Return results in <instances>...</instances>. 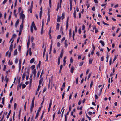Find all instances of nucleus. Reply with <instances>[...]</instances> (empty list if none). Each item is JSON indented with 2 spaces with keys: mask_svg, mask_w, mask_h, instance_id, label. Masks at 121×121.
<instances>
[{
  "mask_svg": "<svg viewBox=\"0 0 121 121\" xmlns=\"http://www.w3.org/2000/svg\"><path fill=\"white\" fill-rule=\"evenodd\" d=\"M61 2H62V0H60V5H59L60 8L61 7Z\"/></svg>",
  "mask_w": 121,
  "mask_h": 121,
  "instance_id": "3c124183",
  "label": "nucleus"
},
{
  "mask_svg": "<svg viewBox=\"0 0 121 121\" xmlns=\"http://www.w3.org/2000/svg\"><path fill=\"white\" fill-rule=\"evenodd\" d=\"M100 43L103 46H104V42L102 40L100 41Z\"/></svg>",
  "mask_w": 121,
  "mask_h": 121,
  "instance_id": "f3484780",
  "label": "nucleus"
},
{
  "mask_svg": "<svg viewBox=\"0 0 121 121\" xmlns=\"http://www.w3.org/2000/svg\"><path fill=\"white\" fill-rule=\"evenodd\" d=\"M44 113V111L43 112L42 114L41 115V119L43 117V114Z\"/></svg>",
  "mask_w": 121,
  "mask_h": 121,
  "instance_id": "5fc2aeb1",
  "label": "nucleus"
},
{
  "mask_svg": "<svg viewBox=\"0 0 121 121\" xmlns=\"http://www.w3.org/2000/svg\"><path fill=\"white\" fill-rule=\"evenodd\" d=\"M30 43V38L29 37V39H28V42L27 43V48H28L29 47V44Z\"/></svg>",
  "mask_w": 121,
  "mask_h": 121,
  "instance_id": "9b49d317",
  "label": "nucleus"
},
{
  "mask_svg": "<svg viewBox=\"0 0 121 121\" xmlns=\"http://www.w3.org/2000/svg\"><path fill=\"white\" fill-rule=\"evenodd\" d=\"M4 100H5V97H3L2 98V104L3 105H4Z\"/></svg>",
  "mask_w": 121,
  "mask_h": 121,
  "instance_id": "a878e982",
  "label": "nucleus"
},
{
  "mask_svg": "<svg viewBox=\"0 0 121 121\" xmlns=\"http://www.w3.org/2000/svg\"><path fill=\"white\" fill-rule=\"evenodd\" d=\"M27 75H28V72H25L23 74L22 77L23 80L24 79L25 76H26Z\"/></svg>",
  "mask_w": 121,
  "mask_h": 121,
  "instance_id": "20e7f679",
  "label": "nucleus"
},
{
  "mask_svg": "<svg viewBox=\"0 0 121 121\" xmlns=\"http://www.w3.org/2000/svg\"><path fill=\"white\" fill-rule=\"evenodd\" d=\"M68 41L67 40H65V48L67 47V43H68Z\"/></svg>",
  "mask_w": 121,
  "mask_h": 121,
  "instance_id": "f8f14e48",
  "label": "nucleus"
},
{
  "mask_svg": "<svg viewBox=\"0 0 121 121\" xmlns=\"http://www.w3.org/2000/svg\"><path fill=\"white\" fill-rule=\"evenodd\" d=\"M32 7H30L28 9V11H29L30 10V13H32Z\"/></svg>",
  "mask_w": 121,
  "mask_h": 121,
  "instance_id": "a211bd4d",
  "label": "nucleus"
},
{
  "mask_svg": "<svg viewBox=\"0 0 121 121\" xmlns=\"http://www.w3.org/2000/svg\"><path fill=\"white\" fill-rule=\"evenodd\" d=\"M35 67V65H33L31 67V68L32 69H33Z\"/></svg>",
  "mask_w": 121,
  "mask_h": 121,
  "instance_id": "864d4df0",
  "label": "nucleus"
},
{
  "mask_svg": "<svg viewBox=\"0 0 121 121\" xmlns=\"http://www.w3.org/2000/svg\"><path fill=\"white\" fill-rule=\"evenodd\" d=\"M19 22V20L18 19L16 21L15 24V26L16 27H17L18 24Z\"/></svg>",
  "mask_w": 121,
  "mask_h": 121,
  "instance_id": "9d476101",
  "label": "nucleus"
},
{
  "mask_svg": "<svg viewBox=\"0 0 121 121\" xmlns=\"http://www.w3.org/2000/svg\"><path fill=\"white\" fill-rule=\"evenodd\" d=\"M69 35L70 37V38L71 36V29H70L69 30Z\"/></svg>",
  "mask_w": 121,
  "mask_h": 121,
  "instance_id": "c85d7f7f",
  "label": "nucleus"
},
{
  "mask_svg": "<svg viewBox=\"0 0 121 121\" xmlns=\"http://www.w3.org/2000/svg\"><path fill=\"white\" fill-rule=\"evenodd\" d=\"M22 9V8L21 7H20L18 8V12H20Z\"/></svg>",
  "mask_w": 121,
  "mask_h": 121,
  "instance_id": "680f3d73",
  "label": "nucleus"
},
{
  "mask_svg": "<svg viewBox=\"0 0 121 121\" xmlns=\"http://www.w3.org/2000/svg\"><path fill=\"white\" fill-rule=\"evenodd\" d=\"M42 107H41L39 108V109L37 112H38V113H39V112H40V111Z\"/></svg>",
  "mask_w": 121,
  "mask_h": 121,
  "instance_id": "2f4dec72",
  "label": "nucleus"
},
{
  "mask_svg": "<svg viewBox=\"0 0 121 121\" xmlns=\"http://www.w3.org/2000/svg\"><path fill=\"white\" fill-rule=\"evenodd\" d=\"M43 79L42 78H41L40 79V80L39 82V85H40L42 83V82H43Z\"/></svg>",
  "mask_w": 121,
  "mask_h": 121,
  "instance_id": "412c9836",
  "label": "nucleus"
},
{
  "mask_svg": "<svg viewBox=\"0 0 121 121\" xmlns=\"http://www.w3.org/2000/svg\"><path fill=\"white\" fill-rule=\"evenodd\" d=\"M89 71V69H88L87 70V71L86 72V75H87Z\"/></svg>",
  "mask_w": 121,
  "mask_h": 121,
  "instance_id": "e2e57ef3",
  "label": "nucleus"
},
{
  "mask_svg": "<svg viewBox=\"0 0 121 121\" xmlns=\"http://www.w3.org/2000/svg\"><path fill=\"white\" fill-rule=\"evenodd\" d=\"M65 82H64L63 83V85H62V87L63 88H64L65 86Z\"/></svg>",
  "mask_w": 121,
  "mask_h": 121,
  "instance_id": "79ce46f5",
  "label": "nucleus"
},
{
  "mask_svg": "<svg viewBox=\"0 0 121 121\" xmlns=\"http://www.w3.org/2000/svg\"><path fill=\"white\" fill-rule=\"evenodd\" d=\"M17 106V104L16 103H14V109H15L16 108Z\"/></svg>",
  "mask_w": 121,
  "mask_h": 121,
  "instance_id": "e433bc0d",
  "label": "nucleus"
},
{
  "mask_svg": "<svg viewBox=\"0 0 121 121\" xmlns=\"http://www.w3.org/2000/svg\"><path fill=\"white\" fill-rule=\"evenodd\" d=\"M83 64V62H82L79 64V66H81Z\"/></svg>",
  "mask_w": 121,
  "mask_h": 121,
  "instance_id": "774afa93",
  "label": "nucleus"
},
{
  "mask_svg": "<svg viewBox=\"0 0 121 121\" xmlns=\"http://www.w3.org/2000/svg\"><path fill=\"white\" fill-rule=\"evenodd\" d=\"M69 17L68 16V17L67 21H66V30H67L68 27V20L69 19Z\"/></svg>",
  "mask_w": 121,
  "mask_h": 121,
  "instance_id": "39448f33",
  "label": "nucleus"
},
{
  "mask_svg": "<svg viewBox=\"0 0 121 121\" xmlns=\"http://www.w3.org/2000/svg\"><path fill=\"white\" fill-rule=\"evenodd\" d=\"M34 38L33 37H31V41L32 42L33 41Z\"/></svg>",
  "mask_w": 121,
  "mask_h": 121,
  "instance_id": "13d9d810",
  "label": "nucleus"
},
{
  "mask_svg": "<svg viewBox=\"0 0 121 121\" xmlns=\"http://www.w3.org/2000/svg\"><path fill=\"white\" fill-rule=\"evenodd\" d=\"M65 93H63V94H62V99H63V98H64V95H65Z\"/></svg>",
  "mask_w": 121,
  "mask_h": 121,
  "instance_id": "bf43d9fd",
  "label": "nucleus"
},
{
  "mask_svg": "<svg viewBox=\"0 0 121 121\" xmlns=\"http://www.w3.org/2000/svg\"><path fill=\"white\" fill-rule=\"evenodd\" d=\"M62 67H63V65H61L60 66V70H59L60 73L61 72L62 69Z\"/></svg>",
  "mask_w": 121,
  "mask_h": 121,
  "instance_id": "cd10ccee",
  "label": "nucleus"
},
{
  "mask_svg": "<svg viewBox=\"0 0 121 121\" xmlns=\"http://www.w3.org/2000/svg\"><path fill=\"white\" fill-rule=\"evenodd\" d=\"M76 12L75 10H74V13H73V17L75 18H76Z\"/></svg>",
  "mask_w": 121,
  "mask_h": 121,
  "instance_id": "4be33fe9",
  "label": "nucleus"
},
{
  "mask_svg": "<svg viewBox=\"0 0 121 121\" xmlns=\"http://www.w3.org/2000/svg\"><path fill=\"white\" fill-rule=\"evenodd\" d=\"M26 103H27V102H25V104L24 105V109L25 110H26Z\"/></svg>",
  "mask_w": 121,
  "mask_h": 121,
  "instance_id": "c756f323",
  "label": "nucleus"
},
{
  "mask_svg": "<svg viewBox=\"0 0 121 121\" xmlns=\"http://www.w3.org/2000/svg\"><path fill=\"white\" fill-rule=\"evenodd\" d=\"M60 44L59 42H58L57 43V46L58 47L60 46Z\"/></svg>",
  "mask_w": 121,
  "mask_h": 121,
  "instance_id": "338daca9",
  "label": "nucleus"
},
{
  "mask_svg": "<svg viewBox=\"0 0 121 121\" xmlns=\"http://www.w3.org/2000/svg\"><path fill=\"white\" fill-rule=\"evenodd\" d=\"M16 36V35L15 34H13L12 36V38H15Z\"/></svg>",
  "mask_w": 121,
  "mask_h": 121,
  "instance_id": "49530a36",
  "label": "nucleus"
},
{
  "mask_svg": "<svg viewBox=\"0 0 121 121\" xmlns=\"http://www.w3.org/2000/svg\"><path fill=\"white\" fill-rule=\"evenodd\" d=\"M32 75H31L30 76V78H29L30 80V83H31L32 82Z\"/></svg>",
  "mask_w": 121,
  "mask_h": 121,
  "instance_id": "7c9ffc66",
  "label": "nucleus"
},
{
  "mask_svg": "<svg viewBox=\"0 0 121 121\" xmlns=\"http://www.w3.org/2000/svg\"><path fill=\"white\" fill-rule=\"evenodd\" d=\"M48 54L47 53L46 54V59L45 60H47L48 59Z\"/></svg>",
  "mask_w": 121,
  "mask_h": 121,
  "instance_id": "4c0bfd02",
  "label": "nucleus"
},
{
  "mask_svg": "<svg viewBox=\"0 0 121 121\" xmlns=\"http://www.w3.org/2000/svg\"><path fill=\"white\" fill-rule=\"evenodd\" d=\"M92 10L93 11H95V7L93 6L92 8Z\"/></svg>",
  "mask_w": 121,
  "mask_h": 121,
  "instance_id": "69168bd1",
  "label": "nucleus"
},
{
  "mask_svg": "<svg viewBox=\"0 0 121 121\" xmlns=\"http://www.w3.org/2000/svg\"><path fill=\"white\" fill-rule=\"evenodd\" d=\"M40 87H41V86L40 85H39V86H38V88L36 92L35 95H37V94L38 93V92L39 90L40 89Z\"/></svg>",
  "mask_w": 121,
  "mask_h": 121,
  "instance_id": "6e6552de",
  "label": "nucleus"
},
{
  "mask_svg": "<svg viewBox=\"0 0 121 121\" xmlns=\"http://www.w3.org/2000/svg\"><path fill=\"white\" fill-rule=\"evenodd\" d=\"M61 17H58L57 20V22H60Z\"/></svg>",
  "mask_w": 121,
  "mask_h": 121,
  "instance_id": "dca6fc26",
  "label": "nucleus"
},
{
  "mask_svg": "<svg viewBox=\"0 0 121 121\" xmlns=\"http://www.w3.org/2000/svg\"><path fill=\"white\" fill-rule=\"evenodd\" d=\"M9 80L8 78H7V76H6L5 78V80L6 81V83L8 82Z\"/></svg>",
  "mask_w": 121,
  "mask_h": 121,
  "instance_id": "aec40b11",
  "label": "nucleus"
},
{
  "mask_svg": "<svg viewBox=\"0 0 121 121\" xmlns=\"http://www.w3.org/2000/svg\"><path fill=\"white\" fill-rule=\"evenodd\" d=\"M63 50H62V51L60 55V57L61 58H62L63 56V52L62 51Z\"/></svg>",
  "mask_w": 121,
  "mask_h": 121,
  "instance_id": "72a5a7b5",
  "label": "nucleus"
},
{
  "mask_svg": "<svg viewBox=\"0 0 121 121\" xmlns=\"http://www.w3.org/2000/svg\"><path fill=\"white\" fill-rule=\"evenodd\" d=\"M74 69V67H72L70 70L71 72V73H72L73 72Z\"/></svg>",
  "mask_w": 121,
  "mask_h": 121,
  "instance_id": "b1692460",
  "label": "nucleus"
},
{
  "mask_svg": "<svg viewBox=\"0 0 121 121\" xmlns=\"http://www.w3.org/2000/svg\"><path fill=\"white\" fill-rule=\"evenodd\" d=\"M24 22H22V23L20 25V30H22L23 29V23Z\"/></svg>",
  "mask_w": 121,
  "mask_h": 121,
  "instance_id": "0eeeda50",
  "label": "nucleus"
},
{
  "mask_svg": "<svg viewBox=\"0 0 121 121\" xmlns=\"http://www.w3.org/2000/svg\"><path fill=\"white\" fill-rule=\"evenodd\" d=\"M31 25L32 26V27H34V30H37V28L36 27L35 25L34 24V21H33L32 22Z\"/></svg>",
  "mask_w": 121,
  "mask_h": 121,
  "instance_id": "7ed1b4c3",
  "label": "nucleus"
},
{
  "mask_svg": "<svg viewBox=\"0 0 121 121\" xmlns=\"http://www.w3.org/2000/svg\"><path fill=\"white\" fill-rule=\"evenodd\" d=\"M39 113L37 112L36 114V116L35 118V119H36L37 118Z\"/></svg>",
  "mask_w": 121,
  "mask_h": 121,
  "instance_id": "58836bf2",
  "label": "nucleus"
},
{
  "mask_svg": "<svg viewBox=\"0 0 121 121\" xmlns=\"http://www.w3.org/2000/svg\"><path fill=\"white\" fill-rule=\"evenodd\" d=\"M93 82L92 81L90 84V88H91V87H92V86L93 85Z\"/></svg>",
  "mask_w": 121,
  "mask_h": 121,
  "instance_id": "c9c22d12",
  "label": "nucleus"
},
{
  "mask_svg": "<svg viewBox=\"0 0 121 121\" xmlns=\"http://www.w3.org/2000/svg\"><path fill=\"white\" fill-rule=\"evenodd\" d=\"M17 49H16L14 51V55H16L17 54Z\"/></svg>",
  "mask_w": 121,
  "mask_h": 121,
  "instance_id": "5701e85b",
  "label": "nucleus"
},
{
  "mask_svg": "<svg viewBox=\"0 0 121 121\" xmlns=\"http://www.w3.org/2000/svg\"><path fill=\"white\" fill-rule=\"evenodd\" d=\"M75 34L74 31H73V40H74V36H75Z\"/></svg>",
  "mask_w": 121,
  "mask_h": 121,
  "instance_id": "393cba45",
  "label": "nucleus"
},
{
  "mask_svg": "<svg viewBox=\"0 0 121 121\" xmlns=\"http://www.w3.org/2000/svg\"><path fill=\"white\" fill-rule=\"evenodd\" d=\"M32 73L34 74V77L35 78V77L36 74V73L35 69H33L32 71Z\"/></svg>",
  "mask_w": 121,
  "mask_h": 121,
  "instance_id": "423d86ee",
  "label": "nucleus"
},
{
  "mask_svg": "<svg viewBox=\"0 0 121 121\" xmlns=\"http://www.w3.org/2000/svg\"><path fill=\"white\" fill-rule=\"evenodd\" d=\"M7 0H4V1L3 2V4H5L7 1Z\"/></svg>",
  "mask_w": 121,
  "mask_h": 121,
  "instance_id": "0e129e2a",
  "label": "nucleus"
},
{
  "mask_svg": "<svg viewBox=\"0 0 121 121\" xmlns=\"http://www.w3.org/2000/svg\"><path fill=\"white\" fill-rule=\"evenodd\" d=\"M19 39H20V37H18V38L17 39V43H18L19 41Z\"/></svg>",
  "mask_w": 121,
  "mask_h": 121,
  "instance_id": "de8ad7c7",
  "label": "nucleus"
},
{
  "mask_svg": "<svg viewBox=\"0 0 121 121\" xmlns=\"http://www.w3.org/2000/svg\"><path fill=\"white\" fill-rule=\"evenodd\" d=\"M16 9L14 10V15L15 16V17H17V13H16Z\"/></svg>",
  "mask_w": 121,
  "mask_h": 121,
  "instance_id": "4468645a",
  "label": "nucleus"
},
{
  "mask_svg": "<svg viewBox=\"0 0 121 121\" xmlns=\"http://www.w3.org/2000/svg\"><path fill=\"white\" fill-rule=\"evenodd\" d=\"M61 37V36L60 35H58L57 37V39H60Z\"/></svg>",
  "mask_w": 121,
  "mask_h": 121,
  "instance_id": "f704fd0d",
  "label": "nucleus"
},
{
  "mask_svg": "<svg viewBox=\"0 0 121 121\" xmlns=\"http://www.w3.org/2000/svg\"><path fill=\"white\" fill-rule=\"evenodd\" d=\"M59 23H57V25L56 26V29L57 30H58L59 29Z\"/></svg>",
  "mask_w": 121,
  "mask_h": 121,
  "instance_id": "bb28decb",
  "label": "nucleus"
},
{
  "mask_svg": "<svg viewBox=\"0 0 121 121\" xmlns=\"http://www.w3.org/2000/svg\"><path fill=\"white\" fill-rule=\"evenodd\" d=\"M34 106V104H32L30 108V111L31 112L33 111V109Z\"/></svg>",
  "mask_w": 121,
  "mask_h": 121,
  "instance_id": "ddd939ff",
  "label": "nucleus"
},
{
  "mask_svg": "<svg viewBox=\"0 0 121 121\" xmlns=\"http://www.w3.org/2000/svg\"><path fill=\"white\" fill-rule=\"evenodd\" d=\"M13 44H11L10 46V48L9 49V50H10L11 51H12V49H13Z\"/></svg>",
  "mask_w": 121,
  "mask_h": 121,
  "instance_id": "6ab92c4d",
  "label": "nucleus"
},
{
  "mask_svg": "<svg viewBox=\"0 0 121 121\" xmlns=\"http://www.w3.org/2000/svg\"><path fill=\"white\" fill-rule=\"evenodd\" d=\"M11 51H10L9 52L8 54V57H10V56L11 55Z\"/></svg>",
  "mask_w": 121,
  "mask_h": 121,
  "instance_id": "ea45409f",
  "label": "nucleus"
},
{
  "mask_svg": "<svg viewBox=\"0 0 121 121\" xmlns=\"http://www.w3.org/2000/svg\"><path fill=\"white\" fill-rule=\"evenodd\" d=\"M86 117H87L88 118V119L89 120H91V117L88 116L87 114L86 113Z\"/></svg>",
  "mask_w": 121,
  "mask_h": 121,
  "instance_id": "37998d69",
  "label": "nucleus"
},
{
  "mask_svg": "<svg viewBox=\"0 0 121 121\" xmlns=\"http://www.w3.org/2000/svg\"><path fill=\"white\" fill-rule=\"evenodd\" d=\"M30 30H31V32L32 33L33 32V28L32 27V26L31 25V29H30Z\"/></svg>",
  "mask_w": 121,
  "mask_h": 121,
  "instance_id": "473e14b6",
  "label": "nucleus"
},
{
  "mask_svg": "<svg viewBox=\"0 0 121 121\" xmlns=\"http://www.w3.org/2000/svg\"><path fill=\"white\" fill-rule=\"evenodd\" d=\"M51 27L50 28L49 30V33H48L49 35H50V34H51Z\"/></svg>",
  "mask_w": 121,
  "mask_h": 121,
  "instance_id": "a19ab883",
  "label": "nucleus"
},
{
  "mask_svg": "<svg viewBox=\"0 0 121 121\" xmlns=\"http://www.w3.org/2000/svg\"><path fill=\"white\" fill-rule=\"evenodd\" d=\"M65 37H63L61 40V43H62L65 40Z\"/></svg>",
  "mask_w": 121,
  "mask_h": 121,
  "instance_id": "8fccbe9b",
  "label": "nucleus"
},
{
  "mask_svg": "<svg viewBox=\"0 0 121 121\" xmlns=\"http://www.w3.org/2000/svg\"><path fill=\"white\" fill-rule=\"evenodd\" d=\"M33 1H32V2H31V7H32L33 8Z\"/></svg>",
  "mask_w": 121,
  "mask_h": 121,
  "instance_id": "09e8293b",
  "label": "nucleus"
},
{
  "mask_svg": "<svg viewBox=\"0 0 121 121\" xmlns=\"http://www.w3.org/2000/svg\"><path fill=\"white\" fill-rule=\"evenodd\" d=\"M93 50H92L94 51L95 49V47L94 45H92Z\"/></svg>",
  "mask_w": 121,
  "mask_h": 121,
  "instance_id": "603ef678",
  "label": "nucleus"
},
{
  "mask_svg": "<svg viewBox=\"0 0 121 121\" xmlns=\"http://www.w3.org/2000/svg\"><path fill=\"white\" fill-rule=\"evenodd\" d=\"M92 27H93V29H95L96 28L94 26H92Z\"/></svg>",
  "mask_w": 121,
  "mask_h": 121,
  "instance_id": "6e6d98bb",
  "label": "nucleus"
},
{
  "mask_svg": "<svg viewBox=\"0 0 121 121\" xmlns=\"http://www.w3.org/2000/svg\"><path fill=\"white\" fill-rule=\"evenodd\" d=\"M81 58V56L80 55H79L78 57V60H79Z\"/></svg>",
  "mask_w": 121,
  "mask_h": 121,
  "instance_id": "052dcab7",
  "label": "nucleus"
},
{
  "mask_svg": "<svg viewBox=\"0 0 121 121\" xmlns=\"http://www.w3.org/2000/svg\"><path fill=\"white\" fill-rule=\"evenodd\" d=\"M70 2V10L71 11L72 7V2L71 1V2Z\"/></svg>",
  "mask_w": 121,
  "mask_h": 121,
  "instance_id": "2eb2a0df",
  "label": "nucleus"
},
{
  "mask_svg": "<svg viewBox=\"0 0 121 121\" xmlns=\"http://www.w3.org/2000/svg\"><path fill=\"white\" fill-rule=\"evenodd\" d=\"M26 87V85L25 84H23L22 85V89Z\"/></svg>",
  "mask_w": 121,
  "mask_h": 121,
  "instance_id": "a18cd8bd",
  "label": "nucleus"
},
{
  "mask_svg": "<svg viewBox=\"0 0 121 121\" xmlns=\"http://www.w3.org/2000/svg\"><path fill=\"white\" fill-rule=\"evenodd\" d=\"M53 78V77L52 76L51 78H50L49 80V82L48 85V87L49 88H50L52 90V87L54 86V84H53L52 82H51V81H52V78Z\"/></svg>",
  "mask_w": 121,
  "mask_h": 121,
  "instance_id": "f257e3e1",
  "label": "nucleus"
},
{
  "mask_svg": "<svg viewBox=\"0 0 121 121\" xmlns=\"http://www.w3.org/2000/svg\"><path fill=\"white\" fill-rule=\"evenodd\" d=\"M94 1L96 4H97L98 3V2L97 1V0H94Z\"/></svg>",
  "mask_w": 121,
  "mask_h": 121,
  "instance_id": "4d7b16f0",
  "label": "nucleus"
},
{
  "mask_svg": "<svg viewBox=\"0 0 121 121\" xmlns=\"http://www.w3.org/2000/svg\"><path fill=\"white\" fill-rule=\"evenodd\" d=\"M78 78H77L76 79V83L77 84L78 83Z\"/></svg>",
  "mask_w": 121,
  "mask_h": 121,
  "instance_id": "c03bdc74",
  "label": "nucleus"
},
{
  "mask_svg": "<svg viewBox=\"0 0 121 121\" xmlns=\"http://www.w3.org/2000/svg\"><path fill=\"white\" fill-rule=\"evenodd\" d=\"M20 18L22 20V22H24V19L25 16L24 14H20Z\"/></svg>",
  "mask_w": 121,
  "mask_h": 121,
  "instance_id": "f03ea898",
  "label": "nucleus"
},
{
  "mask_svg": "<svg viewBox=\"0 0 121 121\" xmlns=\"http://www.w3.org/2000/svg\"><path fill=\"white\" fill-rule=\"evenodd\" d=\"M52 100H50V103H49V108H48V112H49V111H50V108H51V105L52 104Z\"/></svg>",
  "mask_w": 121,
  "mask_h": 121,
  "instance_id": "1a4fd4ad",
  "label": "nucleus"
}]
</instances>
